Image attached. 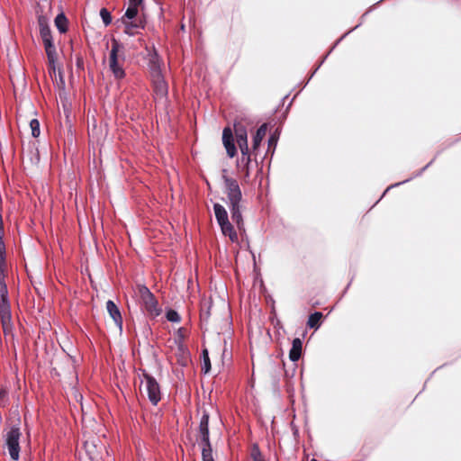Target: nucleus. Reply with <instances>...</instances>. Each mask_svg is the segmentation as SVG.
<instances>
[{
  "mask_svg": "<svg viewBox=\"0 0 461 461\" xmlns=\"http://www.w3.org/2000/svg\"><path fill=\"white\" fill-rule=\"evenodd\" d=\"M198 437L200 438V445H209L210 442V433H209V415L207 413H203L201 417L199 423V430Z\"/></svg>",
  "mask_w": 461,
  "mask_h": 461,
  "instance_id": "8",
  "label": "nucleus"
},
{
  "mask_svg": "<svg viewBox=\"0 0 461 461\" xmlns=\"http://www.w3.org/2000/svg\"><path fill=\"white\" fill-rule=\"evenodd\" d=\"M106 310L111 316V318L113 320L116 326L119 327L120 330L122 328V318L120 312L119 308L117 305L112 301L108 300L106 302Z\"/></svg>",
  "mask_w": 461,
  "mask_h": 461,
  "instance_id": "14",
  "label": "nucleus"
},
{
  "mask_svg": "<svg viewBox=\"0 0 461 461\" xmlns=\"http://www.w3.org/2000/svg\"><path fill=\"white\" fill-rule=\"evenodd\" d=\"M203 369H204V372L207 373L209 372L210 368H211V363H210V359H209V356H208V351L206 349L203 350Z\"/></svg>",
  "mask_w": 461,
  "mask_h": 461,
  "instance_id": "30",
  "label": "nucleus"
},
{
  "mask_svg": "<svg viewBox=\"0 0 461 461\" xmlns=\"http://www.w3.org/2000/svg\"><path fill=\"white\" fill-rule=\"evenodd\" d=\"M232 221L237 224L238 228L240 229L243 224L242 214L240 212V205L232 204L230 205Z\"/></svg>",
  "mask_w": 461,
  "mask_h": 461,
  "instance_id": "20",
  "label": "nucleus"
},
{
  "mask_svg": "<svg viewBox=\"0 0 461 461\" xmlns=\"http://www.w3.org/2000/svg\"><path fill=\"white\" fill-rule=\"evenodd\" d=\"M222 142L230 158H233L237 153L234 144L233 134L230 128H225L222 132Z\"/></svg>",
  "mask_w": 461,
  "mask_h": 461,
  "instance_id": "11",
  "label": "nucleus"
},
{
  "mask_svg": "<svg viewBox=\"0 0 461 461\" xmlns=\"http://www.w3.org/2000/svg\"><path fill=\"white\" fill-rule=\"evenodd\" d=\"M155 93L159 97H165L167 95L168 87L163 75L151 77Z\"/></svg>",
  "mask_w": 461,
  "mask_h": 461,
  "instance_id": "13",
  "label": "nucleus"
},
{
  "mask_svg": "<svg viewBox=\"0 0 461 461\" xmlns=\"http://www.w3.org/2000/svg\"><path fill=\"white\" fill-rule=\"evenodd\" d=\"M202 459L203 461H214L211 444L202 445Z\"/></svg>",
  "mask_w": 461,
  "mask_h": 461,
  "instance_id": "23",
  "label": "nucleus"
},
{
  "mask_svg": "<svg viewBox=\"0 0 461 461\" xmlns=\"http://www.w3.org/2000/svg\"><path fill=\"white\" fill-rule=\"evenodd\" d=\"M167 319L171 322H179L181 321L179 313L175 310H169L167 312Z\"/></svg>",
  "mask_w": 461,
  "mask_h": 461,
  "instance_id": "28",
  "label": "nucleus"
},
{
  "mask_svg": "<svg viewBox=\"0 0 461 461\" xmlns=\"http://www.w3.org/2000/svg\"><path fill=\"white\" fill-rule=\"evenodd\" d=\"M136 294L140 298L143 311L150 317H157L160 314L161 309L157 299L149 289L143 285H138Z\"/></svg>",
  "mask_w": 461,
  "mask_h": 461,
  "instance_id": "2",
  "label": "nucleus"
},
{
  "mask_svg": "<svg viewBox=\"0 0 461 461\" xmlns=\"http://www.w3.org/2000/svg\"><path fill=\"white\" fill-rule=\"evenodd\" d=\"M54 22L60 33H65L68 31V19L63 13L59 14Z\"/></svg>",
  "mask_w": 461,
  "mask_h": 461,
  "instance_id": "21",
  "label": "nucleus"
},
{
  "mask_svg": "<svg viewBox=\"0 0 461 461\" xmlns=\"http://www.w3.org/2000/svg\"><path fill=\"white\" fill-rule=\"evenodd\" d=\"M321 318L322 313L320 312H315L314 313H312L308 318L307 326L310 328L318 329Z\"/></svg>",
  "mask_w": 461,
  "mask_h": 461,
  "instance_id": "22",
  "label": "nucleus"
},
{
  "mask_svg": "<svg viewBox=\"0 0 461 461\" xmlns=\"http://www.w3.org/2000/svg\"><path fill=\"white\" fill-rule=\"evenodd\" d=\"M38 24L40 29V35L44 44V49L50 63H55L57 59L56 48L53 43L51 31L49 26L48 19L40 15L38 17Z\"/></svg>",
  "mask_w": 461,
  "mask_h": 461,
  "instance_id": "3",
  "label": "nucleus"
},
{
  "mask_svg": "<svg viewBox=\"0 0 461 461\" xmlns=\"http://www.w3.org/2000/svg\"><path fill=\"white\" fill-rule=\"evenodd\" d=\"M0 317L4 332L7 333L11 330V309L9 301H0Z\"/></svg>",
  "mask_w": 461,
  "mask_h": 461,
  "instance_id": "9",
  "label": "nucleus"
},
{
  "mask_svg": "<svg viewBox=\"0 0 461 461\" xmlns=\"http://www.w3.org/2000/svg\"><path fill=\"white\" fill-rule=\"evenodd\" d=\"M161 64L162 61L160 60L158 55L156 52L149 56V68L151 77L162 75Z\"/></svg>",
  "mask_w": 461,
  "mask_h": 461,
  "instance_id": "15",
  "label": "nucleus"
},
{
  "mask_svg": "<svg viewBox=\"0 0 461 461\" xmlns=\"http://www.w3.org/2000/svg\"><path fill=\"white\" fill-rule=\"evenodd\" d=\"M220 227L224 236H228L232 242L238 241V235L230 221L220 224Z\"/></svg>",
  "mask_w": 461,
  "mask_h": 461,
  "instance_id": "18",
  "label": "nucleus"
},
{
  "mask_svg": "<svg viewBox=\"0 0 461 461\" xmlns=\"http://www.w3.org/2000/svg\"><path fill=\"white\" fill-rule=\"evenodd\" d=\"M184 330H184L183 328H180V329H178V330H177V334H178V336H179V338H180V339H183V338H184Z\"/></svg>",
  "mask_w": 461,
  "mask_h": 461,
  "instance_id": "33",
  "label": "nucleus"
},
{
  "mask_svg": "<svg viewBox=\"0 0 461 461\" xmlns=\"http://www.w3.org/2000/svg\"><path fill=\"white\" fill-rule=\"evenodd\" d=\"M303 343L299 338L294 339L292 342V348L289 352V358L293 362L299 360L302 355Z\"/></svg>",
  "mask_w": 461,
  "mask_h": 461,
  "instance_id": "16",
  "label": "nucleus"
},
{
  "mask_svg": "<svg viewBox=\"0 0 461 461\" xmlns=\"http://www.w3.org/2000/svg\"><path fill=\"white\" fill-rule=\"evenodd\" d=\"M100 16L103 20L104 25H109L112 23V16L110 12L106 8H102L100 10Z\"/></svg>",
  "mask_w": 461,
  "mask_h": 461,
  "instance_id": "27",
  "label": "nucleus"
},
{
  "mask_svg": "<svg viewBox=\"0 0 461 461\" xmlns=\"http://www.w3.org/2000/svg\"><path fill=\"white\" fill-rule=\"evenodd\" d=\"M142 3V0H129V6L138 8Z\"/></svg>",
  "mask_w": 461,
  "mask_h": 461,
  "instance_id": "32",
  "label": "nucleus"
},
{
  "mask_svg": "<svg viewBox=\"0 0 461 461\" xmlns=\"http://www.w3.org/2000/svg\"><path fill=\"white\" fill-rule=\"evenodd\" d=\"M267 130V126L266 123H263L256 131V134L253 137V149L256 150L259 147L262 140L266 136Z\"/></svg>",
  "mask_w": 461,
  "mask_h": 461,
  "instance_id": "19",
  "label": "nucleus"
},
{
  "mask_svg": "<svg viewBox=\"0 0 461 461\" xmlns=\"http://www.w3.org/2000/svg\"><path fill=\"white\" fill-rule=\"evenodd\" d=\"M141 383L145 384V390L149 402L157 405L161 400L160 386L157 380L149 374L143 372Z\"/></svg>",
  "mask_w": 461,
  "mask_h": 461,
  "instance_id": "5",
  "label": "nucleus"
},
{
  "mask_svg": "<svg viewBox=\"0 0 461 461\" xmlns=\"http://www.w3.org/2000/svg\"><path fill=\"white\" fill-rule=\"evenodd\" d=\"M30 127L32 130V135L35 138L38 137L41 133L39 121L37 119H32L30 122Z\"/></svg>",
  "mask_w": 461,
  "mask_h": 461,
  "instance_id": "26",
  "label": "nucleus"
},
{
  "mask_svg": "<svg viewBox=\"0 0 461 461\" xmlns=\"http://www.w3.org/2000/svg\"><path fill=\"white\" fill-rule=\"evenodd\" d=\"M250 162L251 158L249 155V150L245 152V154L241 153V157L240 158L238 159L237 162L238 170L243 174L245 180H248L250 176Z\"/></svg>",
  "mask_w": 461,
  "mask_h": 461,
  "instance_id": "12",
  "label": "nucleus"
},
{
  "mask_svg": "<svg viewBox=\"0 0 461 461\" xmlns=\"http://www.w3.org/2000/svg\"><path fill=\"white\" fill-rule=\"evenodd\" d=\"M5 276H0V301H9L8 300V289L7 285L5 282Z\"/></svg>",
  "mask_w": 461,
  "mask_h": 461,
  "instance_id": "24",
  "label": "nucleus"
},
{
  "mask_svg": "<svg viewBox=\"0 0 461 461\" xmlns=\"http://www.w3.org/2000/svg\"><path fill=\"white\" fill-rule=\"evenodd\" d=\"M234 132L240 152L245 154V152L249 149L248 145V133L245 126L241 123L235 124Z\"/></svg>",
  "mask_w": 461,
  "mask_h": 461,
  "instance_id": "7",
  "label": "nucleus"
},
{
  "mask_svg": "<svg viewBox=\"0 0 461 461\" xmlns=\"http://www.w3.org/2000/svg\"><path fill=\"white\" fill-rule=\"evenodd\" d=\"M213 210L215 218L219 225L229 221L228 212L221 204L214 203Z\"/></svg>",
  "mask_w": 461,
  "mask_h": 461,
  "instance_id": "17",
  "label": "nucleus"
},
{
  "mask_svg": "<svg viewBox=\"0 0 461 461\" xmlns=\"http://www.w3.org/2000/svg\"><path fill=\"white\" fill-rule=\"evenodd\" d=\"M19 428L12 427L5 436V447H7L10 457L17 461L20 456V438Z\"/></svg>",
  "mask_w": 461,
  "mask_h": 461,
  "instance_id": "4",
  "label": "nucleus"
},
{
  "mask_svg": "<svg viewBox=\"0 0 461 461\" xmlns=\"http://www.w3.org/2000/svg\"><path fill=\"white\" fill-rule=\"evenodd\" d=\"M407 181H408V180H405V181H402V182H400V183H396L395 185H393V186L400 185L401 184L405 183V182H407ZM391 187H393V185L389 186V187L385 190V192L384 193V194H385V193H386V192H387Z\"/></svg>",
  "mask_w": 461,
  "mask_h": 461,
  "instance_id": "34",
  "label": "nucleus"
},
{
  "mask_svg": "<svg viewBox=\"0 0 461 461\" xmlns=\"http://www.w3.org/2000/svg\"><path fill=\"white\" fill-rule=\"evenodd\" d=\"M251 457L252 461H264V458L257 446H255L251 450Z\"/></svg>",
  "mask_w": 461,
  "mask_h": 461,
  "instance_id": "29",
  "label": "nucleus"
},
{
  "mask_svg": "<svg viewBox=\"0 0 461 461\" xmlns=\"http://www.w3.org/2000/svg\"><path fill=\"white\" fill-rule=\"evenodd\" d=\"M125 60L124 46L117 40H112V47L109 57V68L117 79L125 77L123 62Z\"/></svg>",
  "mask_w": 461,
  "mask_h": 461,
  "instance_id": "1",
  "label": "nucleus"
},
{
  "mask_svg": "<svg viewBox=\"0 0 461 461\" xmlns=\"http://www.w3.org/2000/svg\"><path fill=\"white\" fill-rule=\"evenodd\" d=\"M124 25V32L130 36L136 35L144 28V20L137 18L136 20L122 19Z\"/></svg>",
  "mask_w": 461,
  "mask_h": 461,
  "instance_id": "10",
  "label": "nucleus"
},
{
  "mask_svg": "<svg viewBox=\"0 0 461 461\" xmlns=\"http://www.w3.org/2000/svg\"><path fill=\"white\" fill-rule=\"evenodd\" d=\"M139 10L135 7L128 6L124 15L122 17V19H127V20H136L137 18H140L138 16Z\"/></svg>",
  "mask_w": 461,
  "mask_h": 461,
  "instance_id": "25",
  "label": "nucleus"
},
{
  "mask_svg": "<svg viewBox=\"0 0 461 461\" xmlns=\"http://www.w3.org/2000/svg\"><path fill=\"white\" fill-rule=\"evenodd\" d=\"M277 139L275 136H271L268 139V149L272 148L275 149L276 146Z\"/></svg>",
  "mask_w": 461,
  "mask_h": 461,
  "instance_id": "31",
  "label": "nucleus"
},
{
  "mask_svg": "<svg viewBox=\"0 0 461 461\" xmlns=\"http://www.w3.org/2000/svg\"><path fill=\"white\" fill-rule=\"evenodd\" d=\"M222 178L224 181L226 194L230 202V205L239 204L241 201L242 194L238 184V181L227 176H223Z\"/></svg>",
  "mask_w": 461,
  "mask_h": 461,
  "instance_id": "6",
  "label": "nucleus"
}]
</instances>
